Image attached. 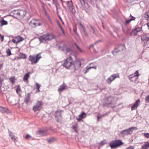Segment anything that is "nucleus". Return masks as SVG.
<instances>
[{
    "label": "nucleus",
    "instance_id": "nucleus-55",
    "mask_svg": "<svg viewBox=\"0 0 149 149\" xmlns=\"http://www.w3.org/2000/svg\"><path fill=\"white\" fill-rule=\"evenodd\" d=\"M3 63H2V64H1L0 65V70H1V69L3 66Z\"/></svg>",
    "mask_w": 149,
    "mask_h": 149
},
{
    "label": "nucleus",
    "instance_id": "nucleus-24",
    "mask_svg": "<svg viewBox=\"0 0 149 149\" xmlns=\"http://www.w3.org/2000/svg\"><path fill=\"white\" fill-rule=\"evenodd\" d=\"M149 148V143L148 141L142 147L141 149H148Z\"/></svg>",
    "mask_w": 149,
    "mask_h": 149
},
{
    "label": "nucleus",
    "instance_id": "nucleus-26",
    "mask_svg": "<svg viewBox=\"0 0 149 149\" xmlns=\"http://www.w3.org/2000/svg\"><path fill=\"white\" fill-rule=\"evenodd\" d=\"M46 140L47 141L48 143H51L55 141L56 139L54 138L51 137L50 138L47 139H46Z\"/></svg>",
    "mask_w": 149,
    "mask_h": 149
},
{
    "label": "nucleus",
    "instance_id": "nucleus-35",
    "mask_svg": "<svg viewBox=\"0 0 149 149\" xmlns=\"http://www.w3.org/2000/svg\"><path fill=\"white\" fill-rule=\"evenodd\" d=\"M1 23L2 26L6 25L8 24V22L7 21L3 19L1 20Z\"/></svg>",
    "mask_w": 149,
    "mask_h": 149
},
{
    "label": "nucleus",
    "instance_id": "nucleus-39",
    "mask_svg": "<svg viewBox=\"0 0 149 149\" xmlns=\"http://www.w3.org/2000/svg\"><path fill=\"white\" fill-rule=\"evenodd\" d=\"M6 52L8 56H10L11 55V52L10 50L9 49L7 50Z\"/></svg>",
    "mask_w": 149,
    "mask_h": 149
},
{
    "label": "nucleus",
    "instance_id": "nucleus-27",
    "mask_svg": "<svg viewBox=\"0 0 149 149\" xmlns=\"http://www.w3.org/2000/svg\"><path fill=\"white\" fill-rule=\"evenodd\" d=\"M89 29L91 32H92L93 34H95L96 33V31L94 28L91 25H90Z\"/></svg>",
    "mask_w": 149,
    "mask_h": 149
},
{
    "label": "nucleus",
    "instance_id": "nucleus-18",
    "mask_svg": "<svg viewBox=\"0 0 149 149\" xmlns=\"http://www.w3.org/2000/svg\"><path fill=\"white\" fill-rule=\"evenodd\" d=\"M55 117V119L57 122H59L61 119V115L60 113H56Z\"/></svg>",
    "mask_w": 149,
    "mask_h": 149
},
{
    "label": "nucleus",
    "instance_id": "nucleus-51",
    "mask_svg": "<svg viewBox=\"0 0 149 149\" xmlns=\"http://www.w3.org/2000/svg\"><path fill=\"white\" fill-rule=\"evenodd\" d=\"M125 149H134V147L132 146H130L127 148Z\"/></svg>",
    "mask_w": 149,
    "mask_h": 149
},
{
    "label": "nucleus",
    "instance_id": "nucleus-15",
    "mask_svg": "<svg viewBox=\"0 0 149 149\" xmlns=\"http://www.w3.org/2000/svg\"><path fill=\"white\" fill-rule=\"evenodd\" d=\"M140 103V100L139 99H138L136 100L132 106L131 107V110L132 111L136 109Z\"/></svg>",
    "mask_w": 149,
    "mask_h": 149
},
{
    "label": "nucleus",
    "instance_id": "nucleus-46",
    "mask_svg": "<svg viewBox=\"0 0 149 149\" xmlns=\"http://www.w3.org/2000/svg\"><path fill=\"white\" fill-rule=\"evenodd\" d=\"M3 81V79L0 76V87L1 86L2 84V83Z\"/></svg>",
    "mask_w": 149,
    "mask_h": 149
},
{
    "label": "nucleus",
    "instance_id": "nucleus-43",
    "mask_svg": "<svg viewBox=\"0 0 149 149\" xmlns=\"http://www.w3.org/2000/svg\"><path fill=\"white\" fill-rule=\"evenodd\" d=\"M4 38V36L0 34V40H1V42H2L3 41Z\"/></svg>",
    "mask_w": 149,
    "mask_h": 149
},
{
    "label": "nucleus",
    "instance_id": "nucleus-53",
    "mask_svg": "<svg viewBox=\"0 0 149 149\" xmlns=\"http://www.w3.org/2000/svg\"><path fill=\"white\" fill-rule=\"evenodd\" d=\"M107 114V113H106L105 114H104L102 115L101 116H98L99 117H100V118H101L102 117L104 116L105 115H106Z\"/></svg>",
    "mask_w": 149,
    "mask_h": 149
},
{
    "label": "nucleus",
    "instance_id": "nucleus-23",
    "mask_svg": "<svg viewBox=\"0 0 149 149\" xmlns=\"http://www.w3.org/2000/svg\"><path fill=\"white\" fill-rule=\"evenodd\" d=\"M15 38L17 40L18 43L23 41L24 39L22 37L19 36H16Z\"/></svg>",
    "mask_w": 149,
    "mask_h": 149
},
{
    "label": "nucleus",
    "instance_id": "nucleus-47",
    "mask_svg": "<svg viewBox=\"0 0 149 149\" xmlns=\"http://www.w3.org/2000/svg\"><path fill=\"white\" fill-rule=\"evenodd\" d=\"M48 19L49 20V21L50 22V23H51V24H52V21L51 19V18H50V17L49 16H48Z\"/></svg>",
    "mask_w": 149,
    "mask_h": 149
},
{
    "label": "nucleus",
    "instance_id": "nucleus-8",
    "mask_svg": "<svg viewBox=\"0 0 149 149\" xmlns=\"http://www.w3.org/2000/svg\"><path fill=\"white\" fill-rule=\"evenodd\" d=\"M139 75V70H137L134 74H130L128 77L130 81L135 82L138 79Z\"/></svg>",
    "mask_w": 149,
    "mask_h": 149
},
{
    "label": "nucleus",
    "instance_id": "nucleus-36",
    "mask_svg": "<svg viewBox=\"0 0 149 149\" xmlns=\"http://www.w3.org/2000/svg\"><path fill=\"white\" fill-rule=\"evenodd\" d=\"M30 99V97L28 95L25 98L24 102L26 103H28L29 102Z\"/></svg>",
    "mask_w": 149,
    "mask_h": 149
},
{
    "label": "nucleus",
    "instance_id": "nucleus-19",
    "mask_svg": "<svg viewBox=\"0 0 149 149\" xmlns=\"http://www.w3.org/2000/svg\"><path fill=\"white\" fill-rule=\"evenodd\" d=\"M93 63H91L90 64V67H89V66H87L86 67V71L85 72V74H86V72H88L89 70L90 69H91V68H94V69H96V68H97V66L96 65H95L94 66H91V65Z\"/></svg>",
    "mask_w": 149,
    "mask_h": 149
},
{
    "label": "nucleus",
    "instance_id": "nucleus-30",
    "mask_svg": "<svg viewBox=\"0 0 149 149\" xmlns=\"http://www.w3.org/2000/svg\"><path fill=\"white\" fill-rule=\"evenodd\" d=\"M107 143V141L105 139L101 141L99 143V144L100 146H102Z\"/></svg>",
    "mask_w": 149,
    "mask_h": 149
},
{
    "label": "nucleus",
    "instance_id": "nucleus-9",
    "mask_svg": "<svg viewBox=\"0 0 149 149\" xmlns=\"http://www.w3.org/2000/svg\"><path fill=\"white\" fill-rule=\"evenodd\" d=\"M43 104V103L41 101L38 100L36 104L33 106V110L34 112L40 111L42 108Z\"/></svg>",
    "mask_w": 149,
    "mask_h": 149
},
{
    "label": "nucleus",
    "instance_id": "nucleus-49",
    "mask_svg": "<svg viewBox=\"0 0 149 149\" xmlns=\"http://www.w3.org/2000/svg\"><path fill=\"white\" fill-rule=\"evenodd\" d=\"M77 48L81 52H82V50L79 47V46L75 44Z\"/></svg>",
    "mask_w": 149,
    "mask_h": 149
},
{
    "label": "nucleus",
    "instance_id": "nucleus-58",
    "mask_svg": "<svg viewBox=\"0 0 149 149\" xmlns=\"http://www.w3.org/2000/svg\"><path fill=\"white\" fill-rule=\"evenodd\" d=\"M53 1L55 3H56L57 2L56 0H53Z\"/></svg>",
    "mask_w": 149,
    "mask_h": 149
},
{
    "label": "nucleus",
    "instance_id": "nucleus-21",
    "mask_svg": "<svg viewBox=\"0 0 149 149\" xmlns=\"http://www.w3.org/2000/svg\"><path fill=\"white\" fill-rule=\"evenodd\" d=\"M26 58V56L24 54L20 53L19 54L17 59H25Z\"/></svg>",
    "mask_w": 149,
    "mask_h": 149
},
{
    "label": "nucleus",
    "instance_id": "nucleus-45",
    "mask_svg": "<svg viewBox=\"0 0 149 149\" xmlns=\"http://www.w3.org/2000/svg\"><path fill=\"white\" fill-rule=\"evenodd\" d=\"M17 89H16V92L17 93H18V91H20V88L19 85H18L16 86Z\"/></svg>",
    "mask_w": 149,
    "mask_h": 149
},
{
    "label": "nucleus",
    "instance_id": "nucleus-6",
    "mask_svg": "<svg viewBox=\"0 0 149 149\" xmlns=\"http://www.w3.org/2000/svg\"><path fill=\"white\" fill-rule=\"evenodd\" d=\"M73 65V59L71 56L67 58L63 63V66L68 69H69Z\"/></svg>",
    "mask_w": 149,
    "mask_h": 149
},
{
    "label": "nucleus",
    "instance_id": "nucleus-41",
    "mask_svg": "<svg viewBox=\"0 0 149 149\" xmlns=\"http://www.w3.org/2000/svg\"><path fill=\"white\" fill-rule=\"evenodd\" d=\"M145 100L146 102H149V95L146 96L145 98Z\"/></svg>",
    "mask_w": 149,
    "mask_h": 149
},
{
    "label": "nucleus",
    "instance_id": "nucleus-16",
    "mask_svg": "<svg viewBox=\"0 0 149 149\" xmlns=\"http://www.w3.org/2000/svg\"><path fill=\"white\" fill-rule=\"evenodd\" d=\"M9 136L10 137L12 140L14 142H16L17 141V137L14 135L13 133L10 132L9 133Z\"/></svg>",
    "mask_w": 149,
    "mask_h": 149
},
{
    "label": "nucleus",
    "instance_id": "nucleus-22",
    "mask_svg": "<svg viewBox=\"0 0 149 149\" xmlns=\"http://www.w3.org/2000/svg\"><path fill=\"white\" fill-rule=\"evenodd\" d=\"M8 111V109L7 108L0 106V111L2 113H6Z\"/></svg>",
    "mask_w": 149,
    "mask_h": 149
},
{
    "label": "nucleus",
    "instance_id": "nucleus-4",
    "mask_svg": "<svg viewBox=\"0 0 149 149\" xmlns=\"http://www.w3.org/2000/svg\"><path fill=\"white\" fill-rule=\"evenodd\" d=\"M124 143L120 140L116 139L113 141L109 144V146L111 148H116L123 144Z\"/></svg>",
    "mask_w": 149,
    "mask_h": 149
},
{
    "label": "nucleus",
    "instance_id": "nucleus-20",
    "mask_svg": "<svg viewBox=\"0 0 149 149\" xmlns=\"http://www.w3.org/2000/svg\"><path fill=\"white\" fill-rule=\"evenodd\" d=\"M30 72L25 74L24 76L23 79L24 81L28 82V79L29 77Z\"/></svg>",
    "mask_w": 149,
    "mask_h": 149
},
{
    "label": "nucleus",
    "instance_id": "nucleus-37",
    "mask_svg": "<svg viewBox=\"0 0 149 149\" xmlns=\"http://www.w3.org/2000/svg\"><path fill=\"white\" fill-rule=\"evenodd\" d=\"M9 80L11 81L13 84H14L15 81V77H11L9 78Z\"/></svg>",
    "mask_w": 149,
    "mask_h": 149
},
{
    "label": "nucleus",
    "instance_id": "nucleus-40",
    "mask_svg": "<svg viewBox=\"0 0 149 149\" xmlns=\"http://www.w3.org/2000/svg\"><path fill=\"white\" fill-rule=\"evenodd\" d=\"M12 42L14 44H17L18 43V42H17V41L16 39L15 38V39H13L12 40Z\"/></svg>",
    "mask_w": 149,
    "mask_h": 149
},
{
    "label": "nucleus",
    "instance_id": "nucleus-54",
    "mask_svg": "<svg viewBox=\"0 0 149 149\" xmlns=\"http://www.w3.org/2000/svg\"><path fill=\"white\" fill-rule=\"evenodd\" d=\"M61 30L62 32L63 33V34L64 35H65V32H64V30H63V29H62Z\"/></svg>",
    "mask_w": 149,
    "mask_h": 149
},
{
    "label": "nucleus",
    "instance_id": "nucleus-28",
    "mask_svg": "<svg viewBox=\"0 0 149 149\" xmlns=\"http://www.w3.org/2000/svg\"><path fill=\"white\" fill-rule=\"evenodd\" d=\"M79 24L83 28V33H84V35L86 37L88 36V33L86 31L84 27L83 26L82 24L81 23H80Z\"/></svg>",
    "mask_w": 149,
    "mask_h": 149
},
{
    "label": "nucleus",
    "instance_id": "nucleus-7",
    "mask_svg": "<svg viewBox=\"0 0 149 149\" xmlns=\"http://www.w3.org/2000/svg\"><path fill=\"white\" fill-rule=\"evenodd\" d=\"M61 0L62 2L63 6V4L64 3H66L68 7L71 12L73 13H75L76 11L74 9V7L71 0L68 1H65L62 0Z\"/></svg>",
    "mask_w": 149,
    "mask_h": 149
},
{
    "label": "nucleus",
    "instance_id": "nucleus-31",
    "mask_svg": "<svg viewBox=\"0 0 149 149\" xmlns=\"http://www.w3.org/2000/svg\"><path fill=\"white\" fill-rule=\"evenodd\" d=\"M131 17V18L129 20H126L125 24H128L129 23H130L131 21L134 20L135 19V18L132 17L131 16V15H130V16Z\"/></svg>",
    "mask_w": 149,
    "mask_h": 149
},
{
    "label": "nucleus",
    "instance_id": "nucleus-3",
    "mask_svg": "<svg viewBox=\"0 0 149 149\" xmlns=\"http://www.w3.org/2000/svg\"><path fill=\"white\" fill-rule=\"evenodd\" d=\"M54 38L53 35L52 33H48L40 36L39 39L41 42H43L44 41H49Z\"/></svg>",
    "mask_w": 149,
    "mask_h": 149
},
{
    "label": "nucleus",
    "instance_id": "nucleus-56",
    "mask_svg": "<svg viewBox=\"0 0 149 149\" xmlns=\"http://www.w3.org/2000/svg\"><path fill=\"white\" fill-rule=\"evenodd\" d=\"M58 25H59V26L60 27L61 30L62 29H63V28L62 27V26H61V24H59Z\"/></svg>",
    "mask_w": 149,
    "mask_h": 149
},
{
    "label": "nucleus",
    "instance_id": "nucleus-2",
    "mask_svg": "<svg viewBox=\"0 0 149 149\" xmlns=\"http://www.w3.org/2000/svg\"><path fill=\"white\" fill-rule=\"evenodd\" d=\"M41 53H40L34 55H30L29 57V60L32 64H36L38 62L39 60L42 58Z\"/></svg>",
    "mask_w": 149,
    "mask_h": 149
},
{
    "label": "nucleus",
    "instance_id": "nucleus-42",
    "mask_svg": "<svg viewBox=\"0 0 149 149\" xmlns=\"http://www.w3.org/2000/svg\"><path fill=\"white\" fill-rule=\"evenodd\" d=\"M136 30V32L138 33V32H140L141 30V29L139 27H138L134 29Z\"/></svg>",
    "mask_w": 149,
    "mask_h": 149
},
{
    "label": "nucleus",
    "instance_id": "nucleus-11",
    "mask_svg": "<svg viewBox=\"0 0 149 149\" xmlns=\"http://www.w3.org/2000/svg\"><path fill=\"white\" fill-rule=\"evenodd\" d=\"M134 129H137L136 127H131L128 129L125 130L120 131V134L123 136L130 134Z\"/></svg>",
    "mask_w": 149,
    "mask_h": 149
},
{
    "label": "nucleus",
    "instance_id": "nucleus-10",
    "mask_svg": "<svg viewBox=\"0 0 149 149\" xmlns=\"http://www.w3.org/2000/svg\"><path fill=\"white\" fill-rule=\"evenodd\" d=\"M119 76L118 74H113L111 75L106 80L107 83L110 84H111L112 81L114 80L116 78H119Z\"/></svg>",
    "mask_w": 149,
    "mask_h": 149
},
{
    "label": "nucleus",
    "instance_id": "nucleus-5",
    "mask_svg": "<svg viewBox=\"0 0 149 149\" xmlns=\"http://www.w3.org/2000/svg\"><path fill=\"white\" fill-rule=\"evenodd\" d=\"M42 23V21L40 20L34 19L30 21L29 23V25L31 27L34 28L41 26Z\"/></svg>",
    "mask_w": 149,
    "mask_h": 149
},
{
    "label": "nucleus",
    "instance_id": "nucleus-12",
    "mask_svg": "<svg viewBox=\"0 0 149 149\" xmlns=\"http://www.w3.org/2000/svg\"><path fill=\"white\" fill-rule=\"evenodd\" d=\"M16 13L19 17L22 18L26 14V12L24 10H19L17 11Z\"/></svg>",
    "mask_w": 149,
    "mask_h": 149
},
{
    "label": "nucleus",
    "instance_id": "nucleus-52",
    "mask_svg": "<svg viewBox=\"0 0 149 149\" xmlns=\"http://www.w3.org/2000/svg\"><path fill=\"white\" fill-rule=\"evenodd\" d=\"M76 119L78 121H79L81 120L82 119L81 118L79 117V118H77Z\"/></svg>",
    "mask_w": 149,
    "mask_h": 149
},
{
    "label": "nucleus",
    "instance_id": "nucleus-29",
    "mask_svg": "<svg viewBox=\"0 0 149 149\" xmlns=\"http://www.w3.org/2000/svg\"><path fill=\"white\" fill-rule=\"evenodd\" d=\"M125 46L124 45H120L118 46L117 49L118 51H123L125 48Z\"/></svg>",
    "mask_w": 149,
    "mask_h": 149
},
{
    "label": "nucleus",
    "instance_id": "nucleus-17",
    "mask_svg": "<svg viewBox=\"0 0 149 149\" xmlns=\"http://www.w3.org/2000/svg\"><path fill=\"white\" fill-rule=\"evenodd\" d=\"M67 87L65 84L63 83L60 86L59 88L58 89V91L59 93H61L63 91L65 90Z\"/></svg>",
    "mask_w": 149,
    "mask_h": 149
},
{
    "label": "nucleus",
    "instance_id": "nucleus-48",
    "mask_svg": "<svg viewBox=\"0 0 149 149\" xmlns=\"http://www.w3.org/2000/svg\"><path fill=\"white\" fill-rule=\"evenodd\" d=\"M48 19L49 20V21L50 22V23H51V24H52V21L51 19V18H50V17L49 16H48Z\"/></svg>",
    "mask_w": 149,
    "mask_h": 149
},
{
    "label": "nucleus",
    "instance_id": "nucleus-14",
    "mask_svg": "<svg viewBox=\"0 0 149 149\" xmlns=\"http://www.w3.org/2000/svg\"><path fill=\"white\" fill-rule=\"evenodd\" d=\"M141 39L142 41L146 44H149V37L146 35H143L141 36Z\"/></svg>",
    "mask_w": 149,
    "mask_h": 149
},
{
    "label": "nucleus",
    "instance_id": "nucleus-57",
    "mask_svg": "<svg viewBox=\"0 0 149 149\" xmlns=\"http://www.w3.org/2000/svg\"><path fill=\"white\" fill-rule=\"evenodd\" d=\"M97 118L98 121V122L99 121V119L100 118V117H99L98 116H97Z\"/></svg>",
    "mask_w": 149,
    "mask_h": 149
},
{
    "label": "nucleus",
    "instance_id": "nucleus-50",
    "mask_svg": "<svg viewBox=\"0 0 149 149\" xmlns=\"http://www.w3.org/2000/svg\"><path fill=\"white\" fill-rule=\"evenodd\" d=\"M31 137V136L30 135H29V134H27L26 135V138L27 139H28Z\"/></svg>",
    "mask_w": 149,
    "mask_h": 149
},
{
    "label": "nucleus",
    "instance_id": "nucleus-44",
    "mask_svg": "<svg viewBox=\"0 0 149 149\" xmlns=\"http://www.w3.org/2000/svg\"><path fill=\"white\" fill-rule=\"evenodd\" d=\"M144 136L147 138H149V133H145L144 134Z\"/></svg>",
    "mask_w": 149,
    "mask_h": 149
},
{
    "label": "nucleus",
    "instance_id": "nucleus-25",
    "mask_svg": "<svg viewBox=\"0 0 149 149\" xmlns=\"http://www.w3.org/2000/svg\"><path fill=\"white\" fill-rule=\"evenodd\" d=\"M35 84L36 87L34 88V89H36V93H38L40 91L39 88L40 86L37 83H35Z\"/></svg>",
    "mask_w": 149,
    "mask_h": 149
},
{
    "label": "nucleus",
    "instance_id": "nucleus-38",
    "mask_svg": "<svg viewBox=\"0 0 149 149\" xmlns=\"http://www.w3.org/2000/svg\"><path fill=\"white\" fill-rule=\"evenodd\" d=\"M149 12H146L144 14L145 18L146 19H149Z\"/></svg>",
    "mask_w": 149,
    "mask_h": 149
},
{
    "label": "nucleus",
    "instance_id": "nucleus-34",
    "mask_svg": "<svg viewBox=\"0 0 149 149\" xmlns=\"http://www.w3.org/2000/svg\"><path fill=\"white\" fill-rule=\"evenodd\" d=\"M130 34V36H135L137 35V33L136 30L134 29L131 32Z\"/></svg>",
    "mask_w": 149,
    "mask_h": 149
},
{
    "label": "nucleus",
    "instance_id": "nucleus-13",
    "mask_svg": "<svg viewBox=\"0 0 149 149\" xmlns=\"http://www.w3.org/2000/svg\"><path fill=\"white\" fill-rule=\"evenodd\" d=\"M81 62L79 61H77L73 62L72 67L74 70H77L81 66Z\"/></svg>",
    "mask_w": 149,
    "mask_h": 149
},
{
    "label": "nucleus",
    "instance_id": "nucleus-33",
    "mask_svg": "<svg viewBox=\"0 0 149 149\" xmlns=\"http://www.w3.org/2000/svg\"><path fill=\"white\" fill-rule=\"evenodd\" d=\"M72 128L77 133H78V131L77 130L78 128V124H76L75 125H74L72 126Z\"/></svg>",
    "mask_w": 149,
    "mask_h": 149
},
{
    "label": "nucleus",
    "instance_id": "nucleus-32",
    "mask_svg": "<svg viewBox=\"0 0 149 149\" xmlns=\"http://www.w3.org/2000/svg\"><path fill=\"white\" fill-rule=\"evenodd\" d=\"M86 113H85L84 112H83L81 113V114L79 116V117H80L82 119L86 117Z\"/></svg>",
    "mask_w": 149,
    "mask_h": 149
},
{
    "label": "nucleus",
    "instance_id": "nucleus-59",
    "mask_svg": "<svg viewBox=\"0 0 149 149\" xmlns=\"http://www.w3.org/2000/svg\"><path fill=\"white\" fill-rule=\"evenodd\" d=\"M147 25L148 26V28L149 29V22L147 24Z\"/></svg>",
    "mask_w": 149,
    "mask_h": 149
},
{
    "label": "nucleus",
    "instance_id": "nucleus-1",
    "mask_svg": "<svg viewBox=\"0 0 149 149\" xmlns=\"http://www.w3.org/2000/svg\"><path fill=\"white\" fill-rule=\"evenodd\" d=\"M115 100L114 97L112 96H109L106 97L104 100V101L103 102L102 106L103 107H110L111 108H113L116 107L115 104L113 105V102Z\"/></svg>",
    "mask_w": 149,
    "mask_h": 149
}]
</instances>
